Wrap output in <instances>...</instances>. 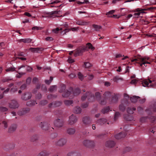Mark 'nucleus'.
I'll list each match as a JSON object with an SVG mask.
<instances>
[{"instance_id":"49530a36","label":"nucleus","mask_w":156,"mask_h":156,"mask_svg":"<svg viewBox=\"0 0 156 156\" xmlns=\"http://www.w3.org/2000/svg\"><path fill=\"white\" fill-rule=\"evenodd\" d=\"M15 70V68L14 67H10L7 68L5 71L7 72H13Z\"/></svg>"},{"instance_id":"e433bc0d","label":"nucleus","mask_w":156,"mask_h":156,"mask_svg":"<svg viewBox=\"0 0 156 156\" xmlns=\"http://www.w3.org/2000/svg\"><path fill=\"white\" fill-rule=\"evenodd\" d=\"M81 111V108L78 106L76 107L73 110L74 112L76 114H79Z\"/></svg>"},{"instance_id":"774afa93","label":"nucleus","mask_w":156,"mask_h":156,"mask_svg":"<svg viewBox=\"0 0 156 156\" xmlns=\"http://www.w3.org/2000/svg\"><path fill=\"white\" fill-rule=\"evenodd\" d=\"M88 104L87 102L83 103L82 105V107L83 108H85L88 107Z\"/></svg>"},{"instance_id":"0e129e2a","label":"nucleus","mask_w":156,"mask_h":156,"mask_svg":"<svg viewBox=\"0 0 156 156\" xmlns=\"http://www.w3.org/2000/svg\"><path fill=\"white\" fill-rule=\"evenodd\" d=\"M26 87L27 85L26 84L24 83L20 86V88L21 90H25L26 88Z\"/></svg>"},{"instance_id":"052dcab7","label":"nucleus","mask_w":156,"mask_h":156,"mask_svg":"<svg viewBox=\"0 0 156 156\" xmlns=\"http://www.w3.org/2000/svg\"><path fill=\"white\" fill-rule=\"evenodd\" d=\"M120 114L119 112H116L115 113L114 116V119L116 120L117 119L118 117L119 116Z\"/></svg>"},{"instance_id":"338daca9","label":"nucleus","mask_w":156,"mask_h":156,"mask_svg":"<svg viewBox=\"0 0 156 156\" xmlns=\"http://www.w3.org/2000/svg\"><path fill=\"white\" fill-rule=\"evenodd\" d=\"M79 27H74L71 28V30L73 31H77L79 30Z\"/></svg>"},{"instance_id":"58836bf2","label":"nucleus","mask_w":156,"mask_h":156,"mask_svg":"<svg viewBox=\"0 0 156 156\" xmlns=\"http://www.w3.org/2000/svg\"><path fill=\"white\" fill-rule=\"evenodd\" d=\"M99 103L102 105H105L106 102V99L105 98H100L99 100Z\"/></svg>"},{"instance_id":"de8ad7c7","label":"nucleus","mask_w":156,"mask_h":156,"mask_svg":"<svg viewBox=\"0 0 156 156\" xmlns=\"http://www.w3.org/2000/svg\"><path fill=\"white\" fill-rule=\"evenodd\" d=\"M8 110V108L6 107L2 106L0 107V112H5L7 111Z\"/></svg>"},{"instance_id":"c756f323","label":"nucleus","mask_w":156,"mask_h":156,"mask_svg":"<svg viewBox=\"0 0 156 156\" xmlns=\"http://www.w3.org/2000/svg\"><path fill=\"white\" fill-rule=\"evenodd\" d=\"M136 108L134 107H128L126 109L128 113L132 114L133 113V111H135Z\"/></svg>"},{"instance_id":"39448f33","label":"nucleus","mask_w":156,"mask_h":156,"mask_svg":"<svg viewBox=\"0 0 156 156\" xmlns=\"http://www.w3.org/2000/svg\"><path fill=\"white\" fill-rule=\"evenodd\" d=\"M87 98L89 101H93L95 99L94 95L90 92H87L85 95L82 96L81 97V100L84 101Z\"/></svg>"},{"instance_id":"4d7b16f0","label":"nucleus","mask_w":156,"mask_h":156,"mask_svg":"<svg viewBox=\"0 0 156 156\" xmlns=\"http://www.w3.org/2000/svg\"><path fill=\"white\" fill-rule=\"evenodd\" d=\"M47 103V101L46 100H43L40 101V104L41 105H46Z\"/></svg>"},{"instance_id":"ddd939ff","label":"nucleus","mask_w":156,"mask_h":156,"mask_svg":"<svg viewBox=\"0 0 156 156\" xmlns=\"http://www.w3.org/2000/svg\"><path fill=\"white\" fill-rule=\"evenodd\" d=\"M64 123V121L63 119H58L54 121V124L56 127L60 128L63 126Z\"/></svg>"},{"instance_id":"4be33fe9","label":"nucleus","mask_w":156,"mask_h":156,"mask_svg":"<svg viewBox=\"0 0 156 156\" xmlns=\"http://www.w3.org/2000/svg\"><path fill=\"white\" fill-rule=\"evenodd\" d=\"M66 132L68 134L72 135L75 133L76 129L73 128H69L67 129Z\"/></svg>"},{"instance_id":"6ab92c4d","label":"nucleus","mask_w":156,"mask_h":156,"mask_svg":"<svg viewBox=\"0 0 156 156\" xmlns=\"http://www.w3.org/2000/svg\"><path fill=\"white\" fill-rule=\"evenodd\" d=\"M62 102L60 101H54L49 104L48 105V106L50 108L60 106Z\"/></svg>"},{"instance_id":"e2e57ef3","label":"nucleus","mask_w":156,"mask_h":156,"mask_svg":"<svg viewBox=\"0 0 156 156\" xmlns=\"http://www.w3.org/2000/svg\"><path fill=\"white\" fill-rule=\"evenodd\" d=\"M31 81V78L30 77H28L26 80V83L27 84H29Z\"/></svg>"},{"instance_id":"c85d7f7f","label":"nucleus","mask_w":156,"mask_h":156,"mask_svg":"<svg viewBox=\"0 0 156 156\" xmlns=\"http://www.w3.org/2000/svg\"><path fill=\"white\" fill-rule=\"evenodd\" d=\"M37 104V103L36 102V101L34 100L29 101L27 102L26 103L27 105L29 106H32Z\"/></svg>"},{"instance_id":"bb28decb","label":"nucleus","mask_w":156,"mask_h":156,"mask_svg":"<svg viewBox=\"0 0 156 156\" xmlns=\"http://www.w3.org/2000/svg\"><path fill=\"white\" fill-rule=\"evenodd\" d=\"M118 97L116 94H114L112 96L111 102L112 103H115L117 102Z\"/></svg>"},{"instance_id":"72a5a7b5","label":"nucleus","mask_w":156,"mask_h":156,"mask_svg":"<svg viewBox=\"0 0 156 156\" xmlns=\"http://www.w3.org/2000/svg\"><path fill=\"white\" fill-rule=\"evenodd\" d=\"M30 50L31 51L33 52H39V51H42L43 50V49L42 48H30Z\"/></svg>"},{"instance_id":"393cba45","label":"nucleus","mask_w":156,"mask_h":156,"mask_svg":"<svg viewBox=\"0 0 156 156\" xmlns=\"http://www.w3.org/2000/svg\"><path fill=\"white\" fill-rule=\"evenodd\" d=\"M67 156H80V154L76 151H73L69 152Z\"/></svg>"},{"instance_id":"8fccbe9b","label":"nucleus","mask_w":156,"mask_h":156,"mask_svg":"<svg viewBox=\"0 0 156 156\" xmlns=\"http://www.w3.org/2000/svg\"><path fill=\"white\" fill-rule=\"evenodd\" d=\"M95 95L96 99H97V100H99L100 98H101L100 94L99 92H96L95 94Z\"/></svg>"},{"instance_id":"dca6fc26","label":"nucleus","mask_w":156,"mask_h":156,"mask_svg":"<svg viewBox=\"0 0 156 156\" xmlns=\"http://www.w3.org/2000/svg\"><path fill=\"white\" fill-rule=\"evenodd\" d=\"M83 144L86 147L89 148L94 147V143L93 141L89 140H84L83 142Z\"/></svg>"},{"instance_id":"09e8293b","label":"nucleus","mask_w":156,"mask_h":156,"mask_svg":"<svg viewBox=\"0 0 156 156\" xmlns=\"http://www.w3.org/2000/svg\"><path fill=\"white\" fill-rule=\"evenodd\" d=\"M53 79V77L52 76H50L49 80H45V82L46 84L49 85L50 84Z\"/></svg>"},{"instance_id":"9d476101","label":"nucleus","mask_w":156,"mask_h":156,"mask_svg":"<svg viewBox=\"0 0 156 156\" xmlns=\"http://www.w3.org/2000/svg\"><path fill=\"white\" fill-rule=\"evenodd\" d=\"M128 102L126 99H122L121 103L119 105V109L122 112L124 111L126 109V106L127 105Z\"/></svg>"},{"instance_id":"412c9836","label":"nucleus","mask_w":156,"mask_h":156,"mask_svg":"<svg viewBox=\"0 0 156 156\" xmlns=\"http://www.w3.org/2000/svg\"><path fill=\"white\" fill-rule=\"evenodd\" d=\"M17 127V125L16 124H13L11 125L8 129V132L9 133H12L14 132Z\"/></svg>"},{"instance_id":"f257e3e1","label":"nucleus","mask_w":156,"mask_h":156,"mask_svg":"<svg viewBox=\"0 0 156 156\" xmlns=\"http://www.w3.org/2000/svg\"><path fill=\"white\" fill-rule=\"evenodd\" d=\"M131 61L134 63L135 62L140 64V66L141 67L143 65H144L145 67H147V64H150L151 62L150 58H149L146 57H142L140 55L132 58Z\"/></svg>"},{"instance_id":"a211bd4d","label":"nucleus","mask_w":156,"mask_h":156,"mask_svg":"<svg viewBox=\"0 0 156 156\" xmlns=\"http://www.w3.org/2000/svg\"><path fill=\"white\" fill-rule=\"evenodd\" d=\"M31 96L32 94L31 93L27 92L22 95L21 98L23 100L27 101L30 99Z\"/></svg>"},{"instance_id":"7ed1b4c3","label":"nucleus","mask_w":156,"mask_h":156,"mask_svg":"<svg viewBox=\"0 0 156 156\" xmlns=\"http://www.w3.org/2000/svg\"><path fill=\"white\" fill-rule=\"evenodd\" d=\"M66 86L63 84L61 85V88L59 90V92L61 93H62V96L63 97H68L71 95V92L66 90Z\"/></svg>"},{"instance_id":"2eb2a0df","label":"nucleus","mask_w":156,"mask_h":156,"mask_svg":"<svg viewBox=\"0 0 156 156\" xmlns=\"http://www.w3.org/2000/svg\"><path fill=\"white\" fill-rule=\"evenodd\" d=\"M30 110L29 108H21L17 112L18 115L20 116L23 115L28 113Z\"/></svg>"},{"instance_id":"4c0bfd02","label":"nucleus","mask_w":156,"mask_h":156,"mask_svg":"<svg viewBox=\"0 0 156 156\" xmlns=\"http://www.w3.org/2000/svg\"><path fill=\"white\" fill-rule=\"evenodd\" d=\"M32 39L30 38L21 39L20 40V42H22L26 43H29L32 41Z\"/></svg>"},{"instance_id":"2f4dec72","label":"nucleus","mask_w":156,"mask_h":156,"mask_svg":"<svg viewBox=\"0 0 156 156\" xmlns=\"http://www.w3.org/2000/svg\"><path fill=\"white\" fill-rule=\"evenodd\" d=\"M136 11L137 12L135 13L134 14V15L136 17L138 18V16L140 15L141 14H143L144 12L140 10L139 9H136Z\"/></svg>"},{"instance_id":"a18cd8bd","label":"nucleus","mask_w":156,"mask_h":156,"mask_svg":"<svg viewBox=\"0 0 156 156\" xmlns=\"http://www.w3.org/2000/svg\"><path fill=\"white\" fill-rule=\"evenodd\" d=\"M73 102L71 100H65L64 101V104L67 105H70L73 104Z\"/></svg>"},{"instance_id":"13d9d810","label":"nucleus","mask_w":156,"mask_h":156,"mask_svg":"<svg viewBox=\"0 0 156 156\" xmlns=\"http://www.w3.org/2000/svg\"><path fill=\"white\" fill-rule=\"evenodd\" d=\"M78 76L79 78L81 80H82L83 79V76L80 72L78 73Z\"/></svg>"},{"instance_id":"a19ab883","label":"nucleus","mask_w":156,"mask_h":156,"mask_svg":"<svg viewBox=\"0 0 156 156\" xmlns=\"http://www.w3.org/2000/svg\"><path fill=\"white\" fill-rule=\"evenodd\" d=\"M93 27L95 29L96 31H99V30L101 28V27L96 24H93L92 25Z\"/></svg>"},{"instance_id":"bf43d9fd","label":"nucleus","mask_w":156,"mask_h":156,"mask_svg":"<svg viewBox=\"0 0 156 156\" xmlns=\"http://www.w3.org/2000/svg\"><path fill=\"white\" fill-rule=\"evenodd\" d=\"M115 12V10H111V11H109L106 14V15L108 17H109V16H110V15L113 14Z\"/></svg>"},{"instance_id":"aec40b11","label":"nucleus","mask_w":156,"mask_h":156,"mask_svg":"<svg viewBox=\"0 0 156 156\" xmlns=\"http://www.w3.org/2000/svg\"><path fill=\"white\" fill-rule=\"evenodd\" d=\"M71 90L72 91V92H71V95H72V96L73 97V94H74L75 95H77L79 94L80 93V90L78 88H76L74 90H73V89L72 88H70ZM71 95L69 96L70 98H71Z\"/></svg>"},{"instance_id":"5701e85b","label":"nucleus","mask_w":156,"mask_h":156,"mask_svg":"<svg viewBox=\"0 0 156 156\" xmlns=\"http://www.w3.org/2000/svg\"><path fill=\"white\" fill-rule=\"evenodd\" d=\"M115 144V143L113 141L109 140L106 142L105 145L106 147L111 148L114 146Z\"/></svg>"},{"instance_id":"b1692460","label":"nucleus","mask_w":156,"mask_h":156,"mask_svg":"<svg viewBox=\"0 0 156 156\" xmlns=\"http://www.w3.org/2000/svg\"><path fill=\"white\" fill-rule=\"evenodd\" d=\"M126 135V134L124 133V132H120L117 134L115 135V138L117 139H119L121 138L124 137Z\"/></svg>"},{"instance_id":"20e7f679","label":"nucleus","mask_w":156,"mask_h":156,"mask_svg":"<svg viewBox=\"0 0 156 156\" xmlns=\"http://www.w3.org/2000/svg\"><path fill=\"white\" fill-rule=\"evenodd\" d=\"M62 11L58 10L52 11L48 13V16L52 18L61 17L62 16Z\"/></svg>"},{"instance_id":"9b49d317","label":"nucleus","mask_w":156,"mask_h":156,"mask_svg":"<svg viewBox=\"0 0 156 156\" xmlns=\"http://www.w3.org/2000/svg\"><path fill=\"white\" fill-rule=\"evenodd\" d=\"M146 111L149 115L152 114L154 112H156V102L154 103L152 106H151L146 109Z\"/></svg>"},{"instance_id":"680f3d73","label":"nucleus","mask_w":156,"mask_h":156,"mask_svg":"<svg viewBox=\"0 0 156 156\" xmlns=\"http://www.w3.org/2000/svg\"><path fill=\"white\" fill-rule=\"evenodd\" d=\"M84 66L86 68H89L91 66V64L88 62H85L84 63Z\"/></svg>"},{"instance_id":"f03ea898","label":"nucleus","mask_w":156,"mask_h":156,"mask_svg":"<svg viewBox=\"0 0 156 156\" xmlns=\"http://www.w3.org/2000/svg\"><path fill=\"white\" fill-rule=\"evenodd\" d=\"M88 49H90L92 51L94 49V48L90 43H88L86 46H80L77 48L74 51V55L76 57L81 55L84 51H88Z\"/></svg>"},{"instance_id":"6e6552de","label":"nucleus","mask_w":156,"mask_h":156,"mask_svg":"<svg viewBox=\"0 0 156 156\" xmlns=\"http://www.w3.org/2000/svg\"><path fill=\"white\" fill-rule=\"evenodd\" d=\"M77 120L76 116L75 115L72 114L69 117L68 124L71 125H73L77 122Z\"/></svg>"},{"instance_id":"a878e982","label":"nucleus","mask_w":156,"mask_h":156,"mask_svg":"<svg viewBox=\"0 0 156 156\" xmlns=\"http://www.w3.org/2000/svg\"><path fill=\"white\" fill-rule=\"evenodd\" d=\"M76 23L78 25L82 26L86 25L89 24V22L84 21L81 20H76Z\"/></svg>"},{"instance_id":"f8f14e48","label":"nucleus","mask_w":156,"mask_h":156,"mask_svg":"<svg viewBox=\"0 0 156 156\" xmlns=\"http://www.w3.org/2000/svg\"><path fill=\"white\" fill-rule=\"evenodd\" d=\"M50 124L47 122H41L39 124V126L44 130H47L49 129Z\"/></svg>"},{"instance_id":"423d86ee","label":"nucleus","mask_w":156,"mask_h":156,"mask_svg":"<svg viewBox=\"0 0 156 156\" xmlns=\"http://www.w3.org/2000/svg\"><path fill=\"white\" fill-rule=\"evenodd\" d=\"M9 108L12 109L18 108L20 106L18 102L15 99L12 100L9 103Z\"/></svg>"},{"instance_id":"864d4df0","label":"nucleus","mask_w":156,"mask_h":156,"mask_svg":"<svg viewBox=\"0 0 156 156\" xmlns=\"http://www.w3.org/2000/svg\"><path fill=\"white\" fill-rule=\"evenodd\" d=\"M17 72L18 73V74H17L16 76V77L18 78H20L23 75L25 74V73L20 72L19 73L18 72Z\"/></svg>"},{"instance_id":"c03bdc74","label":"nucleus","mask_w":156,"mask_h":156,"mask_svg":"<svg viewBox=\"0 0 156 156\" xmlns=\"http://www.w3.org/2000/svg\"><path fill=\"white\" fill-rule=\"evenodd\" d=\"M57 88V87L56 85H53L50 87L49 89V90L50 92H53L56 90Z\"/></svg>"},{"instance_id":"ea45409f","label":"nucleus","mask_w":156,"mask_h":156,"mask_svg":"<svg viewBox=\"0 0 156 156\" xmlns=\"http://www.w3.org/2000/svg\"><path fill=\"white\" fill-rule=\"evenodd\" d=\"M119 80H122L123 79L122 78L120 77L119 76H115L114 77L113 79V80L114 82L116 83L118 82Z\"/></svg>"},{"instance_id":"c9c22d12","label":"nucleus","mask_w":156,"mask_h":156,"mask_svg":"<svg viewBox=\"0 0 156 156\" xmlns=\"http://www.w3.org/2000/svg\"><path fill=\"white\" fill-rule=\"evenodd\" d=\"M140 97L139 96H133V97L130 98V101L133 103H135L137 101V99L140 98Z\"/></svg>"},{"instance_id":"6e6d98bb","label":"nucleus","mask_w":156,"mask_h":156,"mask_svg":"<svg viewBox=\"0 0 156 156\" xmlns=\"http://www.w3.org/2000/svg\"><path fill=\"white\" fill-rule=\"evenodd\" d=\"M57 97L56 95H53L52 94H49L47 96V98L48 99H51L53 98H55Z\"/></svg>"},{"instance_id":"79ce46f5","label":"nucleus","mask_w":156,"mask_h":156,"mask_svg":"<svg viewBox=\"0 0 156 156\" xmlns=\"http://www.w3.org/2000/svg\"><path fill=\"white\" fill-rule=\"evenodd\" d=\"M103 95L104 96V98L107 99L110 97L111 96V94L110 92L107 91Z\"/></svg>"},{"instance_id":"603ef678","label":"nucleus","mask_w":156,"mask_h":156,"mask_svg":"<svg viewBox=\"0 0 156 156\" xmlns=\"http://www.w3.org/2000/svg\"><path fill=\"white\" fill-rule=\"evenodd\" d=\"M62 30V28H61L60 29H59L57 27L55 29H53L52 31L55 33H57L60 30Z\"/></svg>"},{"instance_id":"37998d69","label":"nucleus","mask_w":156,"mask_h":156,"mask_svg":"<svg viewBox=\"0 0 156 156\" xmlns=\"http://www.w3.org/2000/svg\"><path fill=\"white\" fill-rule=\"evenodd\" d=\"M110 109V108L109 107H107L104 108L101 111L102 113L104 114H105L107 113L109 111Z\"/></svg>"},{"instance_id":"5fc2aeb1","label":"nucleus","mask_w":156,"mask_h":156,"mask_svg":"<svg viewBox=\"0 0 156 156\" xmlns=\"http://www.w3.org/2000/svg\"><path fill=\"white\" fill-rule=\"evenodd\" d=\"M17 90V88L16 86H14L10 90V91L11 92L14 93Z\"/></svg>"},{"instance_id":"cd10ccee","label":"nucleus","mask_w":156,"mask_h":156,"mask_svg":"<svg viewBox=\"0 0 156 156\" xmlns=\"http://www.w3.org/2000/svg\"><path fill=\"white\" fill-rule=\"evenodd\" d=\"M107 122V120L106 119L104 118H102L98 120L96 123L100 125H102L105 123Z\"/></svg>"},{"instance_id":"3c124183","label":"nucleus","mask_w":156,"mask_h":156,"mask_svg":"<svg viewBox=\"0 0 156 156\" xmlns=\"http://www.w3.org/2000/svg\"><path fill=\"white\" fill-rule=\"evenodd\" d=\"M125 15V13L122 14L120 16H118L117 15H113L112 16H109V17H113L114 18H120L121 16H124Z\"/></svg>"},{"instance_id":"0eeeda50","label":"nucleus","mask_w":156,"mask_h":156,"mask_svg":"<svg viewBox=\"0 0 156 156\" xmlns=\"http://www.w3.org/2000/svg\"><path fill=\"white\" fill-rule=\"evenodd\" d=\"M67 142L66 139L62 138L55 142V144L57 146L62 147L66 144Z\"/></svg>"},{"instance_id":"f3484780","label":"nucleus","mask_w":156,"mask_h":156,"mask_svg":"<svg viewBox=\"0 0 156 156\" xmlns=\"http://www.w3.org/2000/svg\"><path fill=\"white\" fill-rule=\"evenodd\" d=\"M83 123L85 126H88L91 122V120L89 117L86 116L83 117L82 119Z\"/></svg>"},{"instance_id":"1a4fd4ad","label":"nucleus","mask_w":156,"mask_h":156,"mask_svg":"<svg viewBox=\"0 0 156 156\" xmlns=\"http://www.w3.org/2000/svg\"><path fill=\"white\" fill-rule=\"evenodd\" d=\"M149 119L152 123H154L155 120V117L153 116H149L148 117H141L140 119V122L142 123L146 122Z\"/></svg>"},{"instance_id":"473e14b6","label":"nucleus","mask_w":156,"mask_h":156,"mask_svg":"<svg viewBox=\"0 0 156 156\" xmlns=\"http://www.w3.org/2000/svg\"><path fill=\"white\" fill-rule=\"evenodd\" d=\"M124 118L128 121H130L133 119V117L132 116L126 115L124 116Z\"/></svg>"},{"instance_id":"f704fd0d","label":"nucleus","mask_w":156,"mask_h":156,"mask_svg":"<svg viewBox=\"0 0 156 156\" xmlns=\"http://www.w3.org/2000/svg\"><path fill=\"white\" fill-rule=\"evenodd\" d=\"M39 138L38 136L37 135H34L31 136L30 138V140L32 142H34L37 140Z\"/></svg>"},{"instance_id":"69168bd1","label":"nucleus","mask_w":156,"mask_h":156,"mask_svg":"<svg viewBox=\"0 0 156 156\" xmlns=\"http://www.w3.org/2000/svg\"><path fill=\"white\" fill-rule=\"evenodd\" d=\"M2 124L4 125L5 128H6L8 127V124L6 122L3 121L2 122Z\"/></svg>"},{"instance_id":"7c9ffc66","label":"nucleus","mask_w":156,"mask_h":156,"mask_svg":"<svg viewBox=\"0 0 156 156\" xmlns=\"http://www.w3.org/2000/svg\"><path fill=\"white\" fill-rule=\"evenodd\" d=\"M49 153L46 151H44L40 153L37 156H48Z\"/></svg>"},{"instance_id":"4468645a","label":"nucleus","mask_w":156,"mask_h":156,"mask_svg":"<svg viewBox=\"0 0 156 156\" xmlns=\"http://www.w3.org/2000/svg\"><path fill=\"white\" fill-rule=\"evenodd\" d=\"M142 84L144 87H147L149 88L152 87L153 85L152 84V81L150 80H144L142 82Z\"/></svg>"}]
</instances>
